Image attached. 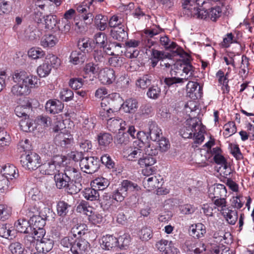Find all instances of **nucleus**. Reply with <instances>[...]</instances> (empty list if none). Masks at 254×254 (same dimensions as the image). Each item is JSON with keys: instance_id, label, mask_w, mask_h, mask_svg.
I'll return each instance as SVG.
<instances>
[{"instance_id": "2eb2a0df", "label": "nucleus", "mask_w": 254, "mask_h": 254, "mask_svg": "<svg viewBox=\"0 0 254 254\" xmlns=\"http://www.w3.org/2000/svg\"><path fill=\"white\" fill-rule=\"evenodd\" d=\"M89 248V244L86 240L78 237L74 239L71 252L72 254H83Z\"/></svg>"}, {"instance_id": "bf43d9fd", "label": "nucleus", "mask_w": 254, "mask_h": 254, "mask_svg": "<svg viewBox=\"0 0 254 254\" xmlns=\"http://www.w3.org/2000/svg\"><path fill=\"white\" fill-rule=\"evenodd\" d=\"M28 55L29 57L33 59H38L41 58L45 55L44 52L40 48H33L30 49L28 52Z\"/></svg>"}, {"instance_id": "09e8293b", "label": "nucleus", "mask_w": 254, "mask_h": 254, "mask_svg": "<svg viewBox=\"0 0 254 254\" xmlns=\"http://www.w3.org/2000/svg\"><path fill=\"white\" fill-rule=\"evenodd\" d=\"M121 184L127 194L128 191L137 192L140 190V187L136 184L130 181L124 180Z\"/></svg>"}, {"instance_id": "8fccbe9b", "label": "nucleus", "mask_w": 254, "mask_h": 254, "mask_svg": "<svg viewBox=\"0 0 254 254\" xmlns=\"http://www.w3.org/2000/svg\"><path fill=\"white\" fill-rule=\"evenodd\" d=\"M138 235L142 241H148L152 237V230L150 227H143L138 232Z\"/></svg>"}, {"instance_id": "338daca9", "label": "nucleus", "mask_w": 254, "mask_h": 254, "mask_svg": "<svg viewBox=\"0 0 254 254\" xmlns=\"http://www.w3.org/2000/svg\"><path fill=\"white\" fill-rule=\"evenodd\" d=\"M99 115L102 120H105L107 121L108 119L113 118L115 115V111L111 108L107 109L100 110Z\"/></svg>"}, {"instance_id": "c03bdc74", "label": "nucleus", "mask_w": 254, "mask_h": 254, "mask_svg": "<svg viewBox=\"0 0 254 254\" xmlns=\"http://www.w3.org/2000/svg\"><path fill=\"white\" fill-rule=\"evenodd\" d=\"M156 162L155 157L145 155L138 160V163L141 167H149L153 165Z\"/></svg>"}, {"instance_id": "4468645a", "label": "nucleus", "mask_w": 254, "mask_h": 254, "mask_svg": "<svg viewBox=\"0 0 254 254\" xmlns=\"http://www.w3.org/2000/svg\"><path fill=\"white\" fill-rule=\"evenodd\" d=\"M98 78L102 83L110 84L115 80V71L109 67L101 69L99 71Z\"/></svg>"}, {"instance_id": "79ce46f5", "label": "nucleus", "mask_w": 254, "mask_h": 254, "mask_svg": "<svg viewBox=\"0 0 254 254\" xmlns=\"http://www.w3.org/2000/svg\"><path fill=\"white\" fill-rule=\"evenodd\" d=\"M127 196V192H126L122 184L120 185L116 190L113 191L112 194L113 198L118 202L123 201Z\"/></svg>"}, {"instance_id": "423d86ee", "label": "nucleus", "mask_w": 254, "mask_h": 254, "mask_svg": "<svg viewBox=\"0 0 254 254\" xmlns=\"http://www.w3.org/2000/svg\"><path fill=\"white\" fill-rule=\"evenodd\" d=\"M54 180L56 186L58 189H65L69 193H76L80 190V187L74 188V184L70 183L63 172H59L58 174H56L54 176Z\"/></svg>"}, {"instance_id": "cd10ccee", "label": "nucleus", "mask_w": 254, "mask_h": 254, "mask_svg": "<svg viewBox=\"0 0 254 254\" xmlns=\"http://www.w3.org/2000/svg\"><path fill=\"white\" fill-rule=\"evenodd\" d=\"M149 135L151 140L156 141L162 134L161 129L159 128L156 123L149 122L148 124Z\"/></svg>"}, {"instance_id": "6ab92c4d", "label": "nucleus", "mask_w": 254, "mask_h": 254, "mask_svg": "<svg viewBox=\"0 0 254 254\" xmlns=\"http://www.w3.org/2000/svg\"><path fill=\"white\" fill-rule=\"evenodd\" d=\"M64 129L56 135L55 140L56 143L63 147L70 144L73 141L72 136Z\"/></svg>"}, {"instance_id": "aec40b11", "label": "nucleus", "mask_w": 254, "mask_h": 254, "mask_svg": "<svg viewBox=\"0 0 254 254\" xmlns=\"http://www.w3.org/2000/svg\"><path fill=\"white\" fill-rule=\"evenodd\" d=\"M160 45L166 50H170L177 55H181L182 50H179V47L175 42L172 41L167 36L161 37L160 38Z\"/></svg>"}, {"instance_id": "f8f14e48", "label": "nucleus", "mask_w": 254, "mask_h": 254, "mask_svg": "<svg viewBox=\"0 0 254 254\" xmlns=\"http://www.w3.org/2000/svg\"><path fill=\"white\" fill-rule=\"evenodd\" d=\"M64 173L72 184H73V183H74V188L80 187L81 189V184L80 182L82 180V177L79 170L70 166H66Z\"/></svg>"}, {"instance_id": "39448f33", "label": "nucleus", "mask_w": 254, "mask_h": 254, "mask_svg": "<svg viewBox=\"0 0 254 254\" xmlns=\"http://www.w3.org/2000/svg\"><path fill=\"white\" fill-rule=\"evenodd\" d=\"M96 0L85 1L76 7L77 12L80 15L84 21L88 20L89 22L93 21L94 13L95 12V7L93 3Z\"/></svg>"}, {"instance_id": "f257e3e1", "label": "nucleus", "mask_w": 254, "mask_h": 254, "mask_svg": "<svg viewBox=\"0 0 254 254\" xmlns=\"http://www.w3.org/2000/svg\"><path fill=\"white\" fill-rule=\"evenodd\" d=\"M12 78L16 84L12 86L11 92L17 96L27 95L30 93L31 88L38 86L37 77L24 70L16 71Z\"/></svg>"}, {"instance_id": "f704fd0d", "label": "nucleus", "mask_w": 254, "mask_h": 254, "mask_svg": "<svg viewBox=\"0 0 254 254\" xmlns=\"http://www.w3.org/2000/svg\"><path fill=\"white\" fill-rule=\"evenodd\" d=\"M227 221L231 225L236 223L238 219V213L235 210H232L227 208L222 213Z\"/></svg>"}, {"instance_id": "1a4fd4ad", "label": "nucleus", "mask_w": 254, "mask_h": 254, "mask_svg": "<svg viewBox=\"0 0 254 254\" xmlns=\"http://www.w3.org/2000/svg\"><path fill=\"white\" fill-rule=\"evenodd\" d=\"M30 233L26 235L23 239L25 245H33L35 246V241L41 242L45 238H44L46 234V231L44 229H37L30 227Z\"/></svg>"}, {"instance_id": "412c9836", "label": "nucleus", "mask_w": 254, "mask_h": 254, "mask_svg": "<svg viewBox=\"0 0 254 254\" xmlns=\"http://www.w3.org/2000/svg\"><path fill=\"white\" fill-rule=\"evenodd\" d=\"M209 197L212 199L225 197L227 196V190L224 185L217 184L209 190Z\"/></svg>"}, {"instance_id": "a18cd8bd", "label": "nucleus", "mask_w": 254, "mask_h": 254, "mask_svg": "<svg viewBox=\"0 0 254 254\" xmlns=\"http://www.w3.org/2000/svg\"><path fill=\"white\" fill-rule=\"evenodd\" d=\"M79 49L82 53L85 54L92 51L91 43L88 38H83L80 39L77 44Z\"/></svg>"}, {"instance_id": "f3484780", "label": "nucleus", "mask_w": 254, "mask_h": 254, "mask_svg": "<svg viewBox=\"0 0 254 254\" xmlns=\"http://www.w3.org/2000/svg\"><path fill=\"white\" fill-rule=\"evenodd\" d=\"M187 92L188 96L195 100L201 97L202 87L197 82L190 81L187 85Z\"/></svg>"}, {"instance_id": "f03ea898", "label": "nucleus", "mask_w": 254, "mask_h": 254, "mask_svg": "<svg viewBox=\"0 0 254 254\" xmlns=\"http://www.w3.org/2000/svg\"><path fill=\"white\" fill-rule=\"evenodd\" d=\"M173 67L174 70L171 71L172 76L164 79V82L168 86L174 84L182 85L192 76V67L189 58L178 60L173 64Z\"/></svg>"}, {"instance_id": "5701e85b", "label": "nucleus", "mask_w": 254, "mask_h": 254, "mask_svg": "<svg viewBox=\"0 0 254 254\" xmlns=\"http://www.w3.org/2000/svg\"><path fill=\"white\" fill-rule=\"evenodd\" d=\"M45 108L47 112L51 114H58L63 110L64 105L59 100H50L47 102Z\"/></svg>"}, {"instance_id": "7ed1b4c3", "label": "nucleus", "mask_w": 254, "mask_h": 254, "mask_svg": "<svg viewBox=\"0 0 254 254\" xmlns=\"http://www.w3.org/2000/svg\"><path fill=\"white\" fill-rule=\"evenodd\" d=\"M225 240L223 232H215L211 240V243L208 245L209 249L213 250L215 254H232V252L224 248L222 242Z\"/></svg>"}, {"instance_id": "ea45409f", "label": "nucleus", "mask_w": 254, "mask_h": 254, "mask_svg": "<svg viewBox=\"0 0 254 254\" xmlns=\"http://www.w3.org/2000/svg\"><path fill=\"white\" fill-rule=\"evenodd\" d=\"M211 238L209 240V242L206 245L204 243L200 242L197 244L195 246L191 247V248H189V250L191 251H193L196 254H199L204 251H209L211 253L213 252V250H211L208 248V245L211 243Z\"/></svg>"}, {"instance_id": "0eeeda50", "label": "nucleus", "mask_w": 254, "mask_h": 254, "mask_svg": "<svg viewBox=\"0 0 254 254\" xmlns=\"http://www.w3.org/2000/svg\"><path fill=\"white\" fill-rule=\"evenodd\" d=\"M163 183V179L162 177L158 175H152L151 177H145L143 181L144 187L148 191H151L155 189H157V193L158 194H165L167 192H162L161 187Z\"/></svg>"}, {"instance_id": "7c9ffc66", "label": "nucleus", "mask_w": 254, "mask_h": 254, "mask_svg": "<svg viewBox=\"0 0 254 254\" xmlns=\"http://www.w3.org/2000/svg\"><path fill=\"white\" fill-rule=\"evenodd\" d=\"M82 194L85 199L90 201L98 200L99 193L98 191L92 188H88L84 189Z\"/></svg>"}, {"instance_id": "473e14b6", "label": "nucleus", "mask_w": 254, "mask_h": 254, "mask_svg": "<svg viewBox=\"0 0 254 254\" xmlns=\"http://www.w3.org/2000/svg\"><path fill=\"white\" fill-rule=\"evenodd\" d=\"M70 62L74 64L83 63L86 59V55L80 51H73L70 56Z\"/></svg>"}, {"instance_id": "c9c22d12", "label": "nucleus", "mask_w": 254, "mask_h": 254, "mask_svg": "<svg viewBox=\"0 0 254 254\" xmlns=\"http://www.w3.org/2000/svg\"><path fill=\"white\" fill-rule=\"evenodd\" d=\"M110 185V181L108 179L100 177L95 179L91 183L92 187L98 188L99 190H104Z\"/></svg>"}, {"instance_id": "0e129e2a", "label": "nucleus", "mask_w": 254, "mask_h": 254, "mask_svg": "<svg viewBox=\"0 0 254 254\" xmlns=\"http://www.w3.org/2000/svg\"><path fill=\"white\" fill-rule=\"evenodd\" d=\"M100 70L99 66L93 63H89L85 64L83 71L85 74L92 73L95 74Z\"/></svg>"}, {"instance_id": "9b49d317", "label": "nucleus", "mask_w": 254, "mask_h": 254, "mask_svg": "<svg viewBox=\"0 0 254 254\" xmlns=\"http://www.w3.org/2000/svg\"><path fill=\"white\" fill-rule=\"evenodd\" d=\"M200 124L198 118H193L188 119L184 127L181 129L180 133L185 138H192L194 131H196L197 124Z\"/></svg>"}, {"instance_id": "6e6552de", "label": "nucleus", "mask_w": 254, "mask_h": 254, "mask_svg": "<svg viewBox=\"0 0 254 254\" xmlns=\"http://www.w3.org/2000/svg\"><path fill=\"white\" fill-rule=\"evenodd\" d=\"M20 162L22 166L25 169L34 170L39 168L40 157L36 153L31 152L26 155H22Z\"/></svg>"}, {"instance_id": "c85d7f7f", "label": "nucleus", "mask_w": 254, "mask_h": 254, "mask_svg": "<svg viewBox=\"0 0 254 254\" xmlns=\"http://www.w3.org/2000/svg\"><path fill=\"white\" fill-rule=\"evenodd\" d=\"M203 11L207 13L206 18L208 17L213 21H216L221 16L222 13L221 8L218 6L211 7L208 9H206V6H204Z\"/></svg>"}, {"instance_id": "e433bc0d", "label": "nucleus", "mask_w": 254, "mask_h": 254, "mask_svg": "<svg viewBox=\"0 0 254 254\" xmlns=\"http://www.w3.org/2000/svg\"><path fill=\"white\" fill-rule=\"evenodd\" d=\"M112 135L108 133H100L98 135V143L101 146H108L112 143Z\"/></svg>"}, {"instance_id": "13d9d810", "label": "nucleus", "mask_w": 254, "mask_h": 254, "mask_svg": "<svg viewBox=\"0 0 254 254\" xmlns=\"http://www.w3.org/2000/svg\"><path fill=\"white\" fill-rule=\"evenodd\" d=\"M53 130L55 132H58L59 131L64 130L65 128L64 125L61 120V118L54 117V118L52 120V125Z\"/></svg>"}, {"instance_id": "864d4df0", "label": "nucleus", "mask_w": 254, "mask_h": 254, "mask_svg": "<svg viewBox=\"0 0 254 254\" xmlns=\"http://www.w3.org/2000/svg\"><path fill=\"white\" fill-rule=\"evenodd\" d=\"M95 23L97 28L100 31H104L107 27V18L102 14H97L95 17Z\"/></svg>"}, {"instance_id": "a19ab883", "label": "nucleus", "mask_w": 254, "mask_h": 254, "mask_svg": "<svg viewBox=\"0 0 254 254\" xmlns=\"http://www.w3.org/2000/svg\"><path fill=\"white\" fill-rule=\"evenodd\" d=\"M52 68L50 64L45 62L37 67V72L40 77H45L50 73Z\"/></svg>"}, {"instance_id": "052dcab7", "label": "nucleus", "mask_w": 254, "mask_h": 254, "mask_svg": "<svg viewBox=\"0 0 254 254\" xmlns=\"http://www.w3.org/2000/svg\"><path fill=\"white\" fill-rule=\"evenodd\" d=\"M10 141V135L3 129L0 128V145L1 146L8 145Z\"/></svg>"}, {"instance_id": "de8ad7c7", "label": "nucleus", "mask_w": 254, "mask_h": 254, "mask_svg": "<svg viewBox=\"0 0 254 254\" xmlns=\"http://www.w3.org/2000/svg\"><path fill=\"white\" fill-rule=\"evenodd\" d=\"M224 131L223 135L225 137H228L237 132L236 124L234 122H229L224 126Z\"/></svg>"}, {"instance_id": "a211bd4d", "label": "nucleus", "mask_w": 254, "mask_h": 254, "mask_svg": "<svg viewBox=\"0 0 254 254\" xmlns=\"http://www.w3.org/2000/svg\"><path fill=\"white\" fill-rule=\"evenodd\" d=\"M127 123L120 118H110L107 122V127L110 131L115 132L117 130H125Z\"/></svg>"}, {"instance_id": "69168bd1", "label": "nucleus", "mask_w": 254, "mask_h": 254, "mask_svg": "<svg viewBox=\"0 0 254 254\" xmlns=\"http://www.w3.org/2000/svg\"><path fill=\"white\" fill-rule=\"evenodd\" d=\"M78 144L81 150L84 152H88L92 147L91 141L83 138H79L78 140Z\"/></svg>"}, {"instance_id": "58836bf2", "label": "nucleus", "mask_w": 254, "mask_h": 254, "mask_svg": "<svg viewBox=\"0 0 254 254\" xmlns=\"http://www.w3.org/2000/svg\"><path fill=\"white\" fill-rule=\"evenodd\" d=\"M15 226L17 231L20 233L29 234L30 227L28 222L24 219H19L15 224Z\"/></svg>"}, {"instance_id": "4be33fe9", "label": "nucleus", "mask_w": 254, "mask_h": 254, "mask_svg": "<svg viewBox=\"0 0 254 254\" xmlns=\"http://www.w3.org/2000/svg\"><path fill=\"white\" fill-rule=\"evenodd\" d=\"M138 107V101L134 98L127 99L122 105L121 108L124 112L129 114H133Z\"/></svg>"}, {"instance_id": "ddd939ff", "label": "nucleus", "mask_w": 254, "mask_h": 254, "mask_svg": "<svg viewBox=\"0 0 254 254\" xmlns=\"http://www.w3.org/2000/svg\"><path fill=\"white\" fill-rule=\"evenodd\" d=\"M144 143L142 140H135L132 145L127 150V158L130 161H133L137 158L143 153Z\"/></svg>"}, {"instance_id": "603ef678", "label": "nucleus", "mask_w": 254, "mask_h": 254, "mask_svg": "<svg viewBox=\"0 0 254 254\" xmlns=\"http://www.w3.org/2000/svg\"><path fill=\"white\" fill-rule=\"evenodd\" d=\"M146 95L150 99H157L160 96L161 89L157 85H152L148 88Z\"/></svg>"}, {"instance_id": "b1692460", "label": "nucleus", "mask_w": 254, "mask_h": 254, "mask_svg": "<svg viewBox=\"0 0 254 254\" xmlns=\"http://www.w3.org/2000/svg\"><path fill=\"white\" fill-rule=\"evenodd\" d=\"M190 235L194 238L199 239L204 237L206 233V227L201 223L192 225L190 229Z\"/></svg>"}, {"instance_id": "2f4dec72", "label": "nucleus", "mask_w": 254, "mask_h": 254, "mask_svg": "<svg viewBox=\"0 0 254 254\" xmlns=\"http://www.w3.org/2000/svg\"><path fill=\"white\" fill-rule=\"evenodd\" d=\"M167 55L164 52L157 50L152 49L151 52V57L150 58L151 65L152 67H155L158 62L167 58Z\"/></svg>"}, {"instance_id": "37998d69", "label": "nucleus", "mask_w": 254, "mask_h": 254, "mask_svg": "<svg viewBox=\"0 0 254 254\" xmlns=\"http://www.w3.org/2000/svg\"><path fill=\"white\" fill-rule=\"evenodd\" d=\"M173 244L172 241H168L165 239H161L157 241L155 244L156 249L163 254H165L168 250Z\"/></svg>"}, {"instance_id": "bb28decb", "label": "nucleus", "mask_w": 254, "mask_h": 254, "mask_svg": "<svg viewBox=\"0 0 254 254\" xmlns=\"http://www.w3.org/2000/svg\"><path fill=\"white\" fill-rule=\"evenodd\" d=\"M101 245L103 249L109 250L117 246V239L111 235L103 236L101 239Z\"/></svg>"}, {"instance_id": "5fc2aeb1", "label": "nucleus", "mask_w": 254, "mask_h": 254, "mask_svg": "<svg viewBox=\"0 0 254 254\" xmlns=\"http://www.w3.org/2000/svg\"><path fill=\"white\" fill-rule=\"evenodd\" d=\"M11 214V208L5 204H0V220L5 221Z\"/></svg>"}, {"instance_id": "20e7f679", "label": "nucleus", "mask_w": 254, "mask_h": 254, "mask_svg": "<svg viewBox=\"0 0 254 254\" xmlns=\"http://www.w3.org/2000/svg\"><path fill=\"white\" fill-rule=\"evenodd\" d=\"M197 5L200 6L197 3L196 0H195L193 2H184L183 4L184 9L183 13L188 17L206 19L207 13L203 11V7L202 8H198ZM203 5H204L200 6H203Z\"/></svg>"}, {"instance_id": "a878e982", "label": "nucleus", "mask_w": 254, "mask_h": 254, "mask_svg": "<svg viewBox=\"0 0 254 254\" xmlns=\"http://www.w3.org/2000/svg\"><path fill=\"white\" fill-rule=\"evenodd\" d=\"M111 36L114 39L122 42L127 39L128 34L124 26H121L113 28L111 31Z\"/></svg>"}, {"instance_id": "4d7b16f0", "label": "nucleus", "mask_w": 254, "mask_h": 254, "mask_svg": "<svg viewBox=\"0 0 254 254\" xmlns=\"http://www.w3.org/2000/svg\"><path fill=\"white\" fill-rule=\"evenodd\" d=\"M29 217L31 218L32 222L34 221L32 228H36L37 229H44L45 225V221L38 216L30 213Z\"/></svg>"}, {"instance_id": "72a5a7b5", "label": "nucleus", "mask_w": 254, "mask_h": 254, "mask_svg": "<svg viewBox=\"0 0 254 254\" xmlns=\"http://www.w3.org/2000/svg\"><path fill=\"white\" fill-rule=\"evenodd\" d=\"M58 38L54 35L44 36L41 40V45L43 47H52L58 42Z\"/></svg>"}, {"instance_id": "9d476101", "label": "nucleus", "mask_w": 254, "mask_h": 254, "mask_svg": "<svg viewBox=\"0 0 254 254\" xmlns=\"http://www.w3.org/2000/svg\"><path fill=\"white\" fill-rule=\"evenodd\" d=\"M79 166L81 169L88 174H92L97 171L99 168V161L94 157H82L80 159Z\"/></svg>"}, {"instance_id": "680f3d73", "label": "nucleus", "mask_w": 254, "mask_h": 254, "mask_svg": "<svg viewBox=\"0 0 254 254\" xmlns=\"http://www.w3.org/2000/svg\"><path fill=\"white\" fill-rule=\"evenodd\" d=\"M59 96L62 100L67 102L72 100L73 97V93L69 89L63 88L61 90Z\"/></svg>"}, {"instance_id": "393cba45", "label": "nucleus", "mask_w": 254, "mask_h": 254, "mask_svg": "<svg viewBox=\"0 0 254 254\" xmlns=\"http://www.w3.org/2000/svg\"><path fill=\"white\" fill-rule=\"evenodd\" d=\"M39 171L43 175H52L58 171L57 164L54 161L46 162L39 166Z\"/></svg>"}, {"instance_id": "49530a36", "label": "nucleus", "mask_w": 254, "mask_h": 254, "mask_svg": "<svg viewBox=\"0 0 254 254\" xmlns=\"http://www.w3.org/2000/svg\"><path fill=\"white\" fill-rule=\"evenodd\" d=\"M196 127H197L196 129V131H194L193 135H192V137L195 139V142L196 143H199L202 142L204 139L203 135L204 128V127L202 125L201 121L200 124H197Z\"/></svg>"}, {"instance_id": "e2e57ef3", "label": "nucleus", "mask_w": 254, "mask_h": 254, "mask_svg": "<svg viewBox=\"0 0 254 254\" xmlns=\"http://www.w3.org/2000/svg\"><path fill=\"white\" fill-rule=\"evenodd\" d=\"M214 204L215 208H217L219 211L222 213L228 208L226 207V200L225 197L217 198L213 199Z\"/></svg>"}, {"instance_id": "3c124183", "label": "nucleus", "mask_w": 254, "mask_h": 254, "mask_svg": "<svg viewBox=\"0 0 254 254\" xmlns=\"http://www.w3.org/2000/svg\"><path fill=\"white\" fill-rule=\"evenodd\" d=\"M151 83V79L148 75H143L136 81L137 87L142 89H146Z\"/></svg>"}, {"instance_id": "dca6fc26", "label": "nucleus", "mask_w": 254, "mask_h": 254, "mask_svg": "<svg viewBox=\"0 0 254 254\" xmlns=\"http://www.w3.org/2000/svg\"><path fill=\"white\" fill-rule=\"evenodd\" d=\"M17 170L16 167L10 164H6L0 166V175H2L5 179L9 180L15 179L18 176Z\"/></svg>"}, {"instance_id": "6e6d98bb", "label": "nucleus", "mask_w": 254, "mask_h": 254, "mask_svg": "<svg viewBox=\"0 0 254 254\" xmlns=\"http://www.w3.org/2000/svg\"><path fill=\"white\" fill-rule=\"evenodd\" d=\"M19 124L21 129L24 131L30 132L33 130V123L29 117L21 120Z\"/></svg>"}, {"instance_id": "c756f323", "label": "nucleus", "mask_w": 254, "mask_h": 254, "mask_svg": "<svg viewBox=\"0 0 254 254\" xmlns=\"http://www.w3.org/2000/svg\"><path fill=\"white\" fill-rule=\"evenodd\" d=\"M71 206L64 201H59L57 204V212L59 216L64 217L67 215Z\"/></svg>"}, {"instance_id": "774afa93", "label": "nucleus", "mask_w": 254, "mask_h": 254, "mask_svg": "<svg viewBox=\"0 0 254 254\" xmlns=\"http://www.w3.org/2000/svg\"><path fill=\"white\" fill-rule=\"evenodd\" d=\"M36 121L38 125L44 127H48L52 125V120L47 116L41 115L37 118Z\"/></svg>"}, {"instance_id": "4c0bfd02", "label": "nucleus", "mask_w": 254, "mask_h": 254, "mask_svg": "<svg viewBox=\"0 0 254 254\" xmlns=\"http://www.w3.org/2000/svg\"><path fill=\"white\" fill-rule=\"evenodd\" d=\"M95 42L96 44L100 48L109 49L107 46V37L104 33L98 32L94 36Z\"/></svg>"}]
</instances>
